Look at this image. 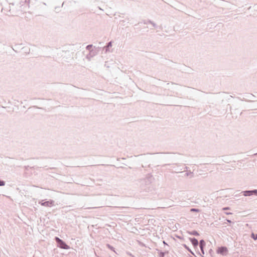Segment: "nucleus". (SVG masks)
<instances>
[{
	"instance_id": "nucleus-8",
	"label": "nucleus",
	"mask_w": 257,
	"mask_h": 257,
	"mask_svg": "<svg viewBox=\"0 0 257 257\" xmlns=\"http://www.w3.org/2000/svg\"><path fill=\"white\" fill-rule=\"evenodd\" d=\"M112 46V43L111 42H109L107 43V45L106 46L104 47L105 49V51L107 52L108 51V49L109 47H111Z\"/></svg>"
},
{
	"instance_id": "nucleus-3",
	"label": "nucleus",
	"mask_w": 257,
	"mask_h": 257,
	"mask_svg": "<svg viewBox=\"0 0 257 257\" xmlns=\"http://www.w3.org/2000/svg\"><path fill=\"white\" fill-rule=\"evenodd\" d=\"M216 252L217 253H219L222 255H226L227 253L228 250H227V247H224V246H221V247H219L217 248Z\"/></svg>"
},
{
	"instance_id": "nucleus-15",
	"label": "nucleus",
	"mask_w": 257,
	"mask_h": 257,
	"mask_svg": "<svg viewBox=\"0 0 257 257\" xmlns=\"http://www.w3.org/2000/svg\"><path fill=\"white\" fill-rule=\"evenodd\" d=\"M191 234H193V235H198V233H197V232H196L195 231H193Z\"/></svg>"
},
{
	"instance_id": "nucleus-22",
	"label": "nucleus",
	"mask_w": 257,
	"mask_h": 257,
	"mask_svg": "<svg viewBox=\"0 0 257 257\" xmlns=\"http://www.w3.org/2000/svg\"><path fill=\"white\" fill-rule=\"evenodd\" d=\"M22 2L23 3H24V2L26 3V2H27V0H23Z\"/></svg>"
},
{
	"instance_id": "nucleus-18",
	"label": "nucleus",
	"mask_w": 257,
	"mask_h": 257,
	"mask_svg": "<svg viewBox=\"0 0 257 257\" xmlns=\"http://www.w3.org/2000/svg\"><path fill=\"white\" fill-rule=\"evenodd\" d=\"M96 208V207H87L86 209H95Z\"/></svg>"
},
{
	"instance_id": "nucleus-5",
	"label": "nucleus",
	"mask_w": 257,
	"mask_h": 257,
	"mask_svg": "<svg viewBox=\"0 0 257 257\" xmlns=\"http://www.w3.org/2000/svg\"><path fill=\"white\" fill-rule=\"evenodd\" d=\"M53 202H54L52 201H45L43 202H39V203L41 204L42 206L50 207L53 205Z\"/></svg>"
},
{
	"instance_id": "nucleus-20",
	"label": "nucleus",
	"mask_w": 257,
	"mask_h": 257,
	"mask_svg": "<svg viewBox=\"0 0 257 257\" xmlns=\"http://www.w3.org/2000/svg\"><path fill=\"white\" fill-rule=\"evenodd\" d=\"M250 97H249V98H251V97H255V96H254V95H253V94H251L250 95Z\"/></svg>"
},
{
	"instance_id": "nucleus-2",
	"label": "nucleus",
	"mask_w": 257,
	"mask_h": 257,
	"mask_svg": "<svg viewBox=\"0 0 257 257\" xmlns=\"http://www.w3.org/2000/svg\"><path fill=\"white\" fill-rule=\"evenodd\" d=\"M241 193L244 196H251L253 195L257 196V190L244 191H242Z\"/></svg>"
},
{
	"instance_id": "nucleus-23",
	"label": "nucleus",
	"mask_w": 257,
	"mask_h": 257,
	"mask_svg": "<svg viewBox=\"0 0 257 257\" xmlns=\"http://www.w3.org/2000/svg\"><path fill=\"white\" fill-rule=\"evenodd\" d=\"M185 169H186V170H187V169H188V167H185Z\"/></svg>"
},
{
	"instance_id": "nucleus-19",
	"label": "nucleus",
	"mask_w": 257,
	"mask_h": 257,
	"mask_svg": "<svg viewBox=\"0 0 257 257\" xmlns=\"http://www.w3.org/2000/svg\"><path fill=\"white\" fill-rule=\"evenodd\" d=\"M203 241H202V240L200 241V246L201 248H202V245L203 244Z\"/></svg>"
},
{
	"instance_id": "nucleus-11",
	"label": "nucleus",
	"mask_w": 257,
	"mask_h": 257,
	"mask_svg": "<svg viewBox=\"0 0 257 257\" xmlns=\"http://www.w3.org/2000/svg\"><path fill=\"white\" fill-rule=\"evenodd\" d=\"M92 47V45H88L86 47V49L89 51L91 50V48Z\"/></svg>"
},
{
	"instance_id": "nucleus-1",
	"label": "nucleus",
	"mask_w": 257,
	"mask_h": 257,
	"mask_svg": "<svg viewBox=\"0 0 257 257\" xmlns=\"http://www.w3.org/2000/svg\"><path fill=\"white\" fill-rule=\"evenodd\" d=\"M98 50L96 49H92L90 50L89 53L86 56V59L88 61H90L91 59L95 55H97Z\"/></svg>"
},
{
	"instance_id": "nucleus-21",
	"label": "nucleus",
	"mask_w": 257,
	"mask_h": 257,
	"mask_svg": "<svg viewBox=\"0 0 257 257\" xmlns=\"http://www.w3.org/2000/svg\"><path fill=\"white\" fill-rule=\"evenodd\" d=\"M222 209H229V207H224V208H223Z\"/></svg>"
},
{
	"instance_id": "nucleus-16",
	"label": "nucleus",
	"mask_w": 257,
	"mask_h": 257,
	"mask_svg": "<svg viewBox=\"0 0 257 257\" xmlns=\"http://www.w3.org/2000/svg\"><path fill=\"white\" fill-rule=\"evenodd\" d=\"M151 24L155 28H156L157 27V25L155 23H154L153 22H152Z\"/></svg>"
},
{
	"instance_id": "nucleus-9",
	"label": "nucleus",
	"mask_w": 257,
	"mask_h": 257,
	"mask_svg": "<svg viewBox=\"0 0 257 257\" xmlns=\"http://www.w3.org/2000/svg\"><path fill=\"white\" fill-rule=\"evenodd\" d=\"M185 176L186 177L190 176V177H192L193 176V172H192L191 171L187 172L185 173Z\"/></svg>"
},
{
	"instance_id": "nucleus-13",
	"label": "nucleus",
	"mask_w": 257,
	"mask_h": 257,
	"mask_svg": "<svg viewBox=\"0 0 257 257\" xmlns=\"http://www.w3.org/2000/svg\"><path fill=\"white\" fill-rule=\"evenodd\" d=\"M252 236V237L254 239H257V234H254L253 233L251 235Z\"/></svg>"
},
{
	"instance_id": "nucleus-7",
	"label": "nucleus",
	"mask_w": 257,
	"mask_h": 257,
	"mask_svg": "<svg viewBox=\"0 0 257 257\" xmlns=\"http://www.w3.org/2000/svg\"><path fill=\"white\" fill-rule=\"evenodd\" d=\"M181 194L182 196L183 197H184V198H188V193L187 192L182 191V192H181Z\"/></svg>"
},
{
	"instance_id": "nucleus-14",
	"label": "nucleus",
	"mask_w": 257,
	"mask_h": 257,
	"mask_svg": "<svg viewBox=\"0 0 257 257\" xmlns=\"http://www.w3.org/2000/svg\"><path fill=\"white\" fill-rule=\"evenodd\" d=\"M152 22V21H151V20H148L146 22H144V24H151Z\"/></svg>"
},
{
	"instance_id": "nucleus-12",
	"label": "nucleus",
	"mask_w": 257,
	"mask_h": 257,
	"mask_svg": "<svg viewBox=\"0 0 257 257\" xmlns=\"http://www.w3.org/2000/svg\"><path fill=\"white\" fill-rule=\"evenodd\" d=\"M5 185V182L4 181L0 180V186H3Z\"/></svg>"
},
{
	"instance_id": "nucleus-6",
	"label": "nucleus",
	"mask_w": 257,
	"mask_h": 257,
	"mask_svg": "<svg viewBox=\"0 0 257 257\" xmlns=\"http://www.w3.org/2000/svg\"><path fill=\"white\" fill-rule=\"evenodd\" d=\"M140 183L141 185H143L145 184V185H148L150 183V181L149 180L148 178H145L140 180Z\"/></svg>"
},
{
	"instance_id": "nucleus-17",
	"label": "nucleus",
	"mask_w": 257,
	"mask_h": 257,
	"mask_svg": "<svg viewBox=\"0 0 257 257\" xmlns=\"http://www.w3.org/2000/svg\"><path fill=\"white\" fill-rule=\"evenodd\" d=\"M178 171H175V173H178L182 172L181 171L182 170V169L177 170Z\"/></svg>"
},
{
	"instance_id": "nucleus-4",
	"label": "nucleus",
	"mask_w": 257,
	"mask_h": 257,
	"mask_svg": "<svg viewBox=\"0 0 257 257\" xmlns=\"http://www.w3.org/2000/svg\"><path fill=\"white\" fill-rule=\"evenodd\" d=\"M56 240L58 243L60 244V247L64 248V249H67L68 248V246L60 239H59L58 237H56Z\"/></svg>"
},
{
	"instance_id": "nucleus-10",
	"label": "nucleus",
	"mask_w": 257,
	"mask_h": 257,
	"mask_svg": "<svg viewBox=\"0 0 257 257\" xmlns=\"http://www.w3.org/2000/svg\"><path fill=\"white\" fill-rule=\"evenodd\" d=\"M192 243L194 245L196 246L198 244V240L197 239H192Z\"/></svg>"
}]
</instances>
